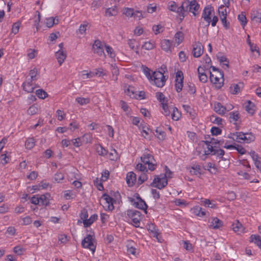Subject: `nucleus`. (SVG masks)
<instances>
[{"label":"nucleus","mask_w":261,"mask_h":261,"mask_svg":"<svg viewBox=\"0 0 261 261\" xmlns=\"http://www.w3.org/2000/svg\"><path fill=\"white\" fill-rule=\"evenodd\" d=\"M141 162L145 165H148V169L154 171L156 168V163L153 156L148 152H144L141 157Z\"/></svg>","instance_id":"nucleus-7"},{"label":"nucleus","mask_w":261,"mask_h":261,"mask_svg":"<svg viewBox=\"0 0 261 261\" xmlns=\"http://www.w3.org/2000/svg\"><path fill=\"white\" fill-rule=\"evenodd\" d=\"M244 137L245 136V133L242 132H236L235 133H231L229 136V138L232 139L234 141H236L239 143H245L244 140Z\"/></svg>","instance_id":"nucleus-18"},{"label":"nucleus","mask_w":261,"mask_h":261,"mask_svg":"<svg viewBox=\"0 0 261 261\" xmlns=\"http://www.w3.org/2000/svg\"><path fill=\"white\" fill-rule=\"evenodd\" d=\"M136 170L141 172L147 171V169H146V167L145 165L142 163H138L136 165Z\"/></svg>","instance_id":"nucleus-64"},{"label":"nucleus","mask_w":261,"mask_h":261,"mask_svg":"<svg viewBox=\"0 0 261 261\" xmlns=\"http://www.w3.org/2000/svg\"><path fill=\"white\" fill-rule=\"evenodd\" d=\"M222 142L221 140H218L214 138H210V140L206 141H202L197 148L196 151L199 150H203L204 149H208L210 147H212L213 148H217L216 145H221Z\"/></svg>","instance_id":"nucleus-6"},{"label":"nucleus","mask_w":261,"mask_h":261,"mask_svg":"<svg viewBox=\"0 0 261 261\" xmlns=\"http://www.w3.org/2000/svg\"><path fill=\"white\" fill-rule=\"evenodd\" d=\"M190 172L191 174L194 175H198L200 174V168L198 165H195L191 167V169L190 170Z\"/></svg>","instance_id":"nucleus-52"},{"label":"nucleus","mask_w":261,"mask_h":261,"mask_svg":"<svg viewBox=\"0 0 261 261\" xmlns=\"http://www.w3.org/2000/svg\"><path fill=\"white\" fill-rule=\"evenodd\" d=\"M162 105V108L163 109V112H162L164 115L165 116H169L170 115V110L169 109V107L167 105V102L163 103Z\"/></svg>","instance_id":"nucleus-63"},{"label":"nucleus","mask_w":261,"mask_h":261,"mask_svg":"<svg viewBox=\"0 0 261 261\" xmlns=\"http://www.w3.org/2000/svg\"><path fill=\"white\" fill-rule=\"evenodd\" d=\"M212 71H210V79L216 88H221L224 84L223 72L215 66H210Z\"/></svg>","instance_id":"nucleus-2"},{"label":"nucleus","mask_w":261,"mask_h":261,"mask_svg":"<svg viewBox=\"0 0 261 261\" xmlns=\"http://www.w3.org/2000/svg\"><path fill=\"white\" fill-rule=\"evenodd\" d=\"M215 14L214 8L210 5L206 6L203 10L201 18L203 19V21L200 22V24L207 27L211 22V18L213 15Z\"/></svg>","instance_id":"nucleus-4"},{"label":"nucleus","mask_w":261,"mask_h":261,"mask_svg":"<svg viewBox=\"0 0 261 261\" xmlns=\"http://www.w3.org/2000/svg\"><path fill=\"white\" fill-rule=\"evenodd\" d=\"M188 92L191 94H194L196 91L195 86L193 83H189L188 84Z\"/></svg>","instance_id":"nucleus-60"},{"label":"nucleus","mask_w":261,"mask_h":261,"mask_svg":"<svg viewBox=\"0 0 261 261\" xmlns=\"http://www.w3.org/2000/svg\"><path fill=\"white\" fill-rule=\"evenodd\" d=\"M106 44L101 42L99 40H96L94 41L92 49L94 53L97 54L99 56H105L104 52V48H106Z\"/></svg>","instance_id":"nucleus-11"},{"label":"nucleus","mask_w":261,"mask_h":261,"mask_svg":"<svg viewBox=\"0 0 261 261\" xmlns=\"http://www.w3.org/2000/svg\"><path fill=\"white\" fill-rule=\"evenodd\" d=\"M245 137L243 138L245 143H249L255 139V137L252 133H245Z\"/></svg>","instance_id":"nucleus-45"},{"label":"nucleus","mask_w":261,"mask_h":261,"mask_svg":"<svg viewBox=\"0 0 261 261\" xmlns=\"http://www.w3.org/2000/svg\"><path fill=\"white\" fill-rule=\"evenodd\" d=\"M172 113L171 114L172 118L173 120L177 121L179 119V118L181 116V114L176 108L174 107V108H172Z\"/></svg>","instance_id":"nucleus-36"},{"label":"nucleus","mask_w":261,"mask_h":261,"mask_svg":"<svg viewBox=\"0 0 261 261\" xmlns=\"http://www.w3.org/2000/svg\"><path fill=\"white\" fill-rule=\"evenodd\" d=\"M20 24L21 22L19 21H17L14 23L12 25V33H13L14 34H16L19 31Z\"/></svg>","instance_id":"nucleus-59"},{"label":"nucleus","mask_w":261,"mask_h":261,"mask_svg":"<svg viewBox=\"0 0 261 261\" xmlns=\"http://www.w3.org/2000/svg\"><path fill=\"white\" fill-rule=\"evenodd\" d=\"M244 84L243 83H239L237 84H233L230 87L231 92L233 94L238 93L243 89Z\"/></svg>","instance_id":"nucleus-26"},{"label":"nucleus","mask_w":261,"mask_h":261,"mask_svg":"<svg viewBox=\"0 0 261 261\" xmlns=\"http://www.w3.org/2000/svg\"><path fill=\"white\" fill-rule=\"evenodd\" d=\"M229 119L230 121L236 122L239 118V114L238 112H232L229 113Z\"/></svg>","instance_id":"nucleus-46"},{"label":"nucleus","mask_w":261,"mask_h":261,"mask_svg":"<svg viewBox=\"0 0 261 261\" xmlns=\"http://www.w3.org/2000/svg\"><path fill=\"white\" fill-rule=\"evenodd\" d=\"M156 134L155 135L156 137L160 140H163L166 136V134L164 132L156 129L155 130Z\"/></svg>","instance_id":"nucleus-55"},{"label":"nucleus","mask_w":261,"mask_h":261,"mask_svg":"<svg viewBox=\"0 0 261 261\" xmlns=\"http://www.w3.org/2000/svg\"><path fill=\"white\" fill-rule=\"evenodd\" d=\"M50 197V194L47 193L39 196L40 205L42 206L47 205L49 203Z\"/></svg>","instance_id":"nucleus-22"},{"label":"nucleus","mask_w":261,"mask_h":261,"mask_svg":"<svg viewBox=\"0 0 261 261\" xmlns=\"http://www.w3.org/2000/svg\"><path fill=\"white\" fill-rule=\"evenodd\" d=\"M214 110L219 115H224L226 111H229L227 108L223 106L220 102H216L214 105Z\"/></svg>","instance_id":"nucleus-19"},{"label":"nucleus","mask_w":261,"mask_h":261,"mask_svg":"<svg viewBox=\"0 0 261 261\" xmlns=\"http://www.w3.org/2000/svg\"><path fill=\"white\" fill-rule=\"evenodd\" d=\"M155 97L156 99L161 102V104L167 102L164 95L161 92H156L155 93Z\"/></svg>","instance_id":"nucleus-48"},{"label":"nucleus","mask_w":261,"mask_h":261,"mask_svg":"<svg viewBox=\"0 0 261 261\" xmlns=\"http://www.w3.org/2000/svg\"><path fill=\"white\" fill-rule=\"evenodd\" d=\"M184 5L186 6V11L192 12L194 16L197 15L196 12L199 9V5L197 2H190L189 1H185Z\"/></svg>","instance_id":"nucleus-12"},{"label":"nucleus","mask_w":261,"mask_h":261,"mask_svg":"<svg viewBox=\"0 0 261 261\" xmlns=\"http://www.w3.org/2000/svg\"><path fill=\"white\" fill-rule=\"evenodd\" d=\"M148 178L147 175L144 173H142L139 176L138 178V184L141 185L143 184L145 181H146Z\"/></svg>","instance_id":"nucleus-58"},{"label":"nucleus","mask_w":261,"mask_h":261,"mask_svg":"<svg viewBox=\"0 0 261 261\" xmlns=\"http://www.w3.org/2000/svg\"><path fill=\"white\" fill-rule=\"evenodd\" d=\"M86 72V71L84 70L82 73L81 76L83 79H90L94 77L93 71H90L89 72L87 73H85Z\"/></svg>","instance_id":"nucleus-57"},{"label":"nucleus","mask_w":261,"mask_h":261,"mask_svg":"<svg viewBox=\"0 0 261 261\" xmlns=\"http://www.w3.org/2000/svg\"><path fill=\"white\" fill-rule=\"evenodd\" d=\"M80 217L83 220V222H85V220L87 219V218L88 217V213L87 210L86 208H83L81 210Z\"/></svg>","instance_id":"nucleus-56"},{"label":"nucleus","mask_w":261,"mask_h":261,"mask_svg":"<svg viewBox=\"0 0 261 261\" xmlns=\"http://www.w3.org/2000/svg\"><path fill=\"white\" fill-rule=\"evenodd\" d=\"M37 54V50L30 48L28 50L27 57L29 59H33L36 56Z\"/></svg>","instance_id":"nucleus-47"},{"label":"nucleus","mask_w":261,"mask_h":261,"mask_svg":"<svg viewBox=\"0 0 261 261\" xmlns=\"http://www.w3.org/2000/svg\"><path fill=\"white\" fill-rule=\"evenodd\" d=\"M147 77L153 82L154 84L158 87H163L165 84L166 79L165 76L162 72L156 71L152 72V74H150L149 69L146 67L144 71Z\"/></svg>","instance_id":"nucleus-3"},{"label":"nucleus","mask_w":261,"mask_h":261,"mask_svg":"<svg viewBox=\"0 0 261 261\" xmlns=\"http://www.w3.org/2000/svg\"><path fill=\"white\" fill-rule=\"evenodd\" d=\"M128 44L129 46L132 49L135 50L137 54L138 53V43L135 39H129L128 40Z\"/></svg>","instance_id":"nucleus-37"},{"label":"nucleus","mask_w":261,"mask_h":261,"mask_svg":"<svg viewBox=\"0 0 261 261\" xmlns=\"http://www.w3.org/2000/svg\"><path fill=\"white\" fill-rule=\"evenodd\" d=\"M231 228L234 232L238 234L244 232V228L242 224L238 220H236V221L232 223Z\"/></svg>","instance_id":"nucleus-21"},{"label":"nucleus","mask_w":261,"mask_h":261,"mask_svg":"<svg viewBox=\"0 0 261 261\" xmlns=\"http://www.w3.org/2000/svg\"><path fill=\"white\" fill-rule=\"evenodd\" d=\"M36 94L39 98L41 99H45L48 96L47 93L42 89L37 90L36 91Z\"/></svg>","instance_id":"nucleus-42"},{"label":"nucleus","mask_w":261,"mask_h":261,"mask_svg":"<svg viewBox=\"0 0 261 261\" xmlns=\"http://www.w3.org/2000/svg\"><path fill=\"white\" fill-rule=\"evenodd\" d=\"M137 180L136 174L134 172H129L127 173L126 181L129 187H133Z\"/></svg>","instance_id":"nucleus-20"},{"label":"nucleus","mask_w":261,"mask_h":261,"mask_svg":"<svg viewBox=\"0 0 261 261\" xmlns=\"http://www.w3.org/2000/svg\"><path fill=\"white\" fill-rule=\"evenodd\" d=\"M108 157L112 161L117 160L118 154L115 149H113L111 152L108 153Z\"/></svg>","instance_id":"nucleus-53"},{"label":"nucleus","mask_w":261,"mask_h":261,"mask_svg":"<svg viewBox=\"0 0 261 261\" xmlns=\"http://www.w3.org/2000/svg\"><path fill=\"white\" fill-rule=\"evenodd\" d=\"M35 145V139L33 138H30L27 139L25 142V146L27 149H31Z\"/></svg>","instance_id":"nucleus-35"},{"label":"nucleus","mask_w":261,"mask_h":261,"mask_svg":"<svg viewBox=\"0 0 261 261\" xmlns=\"http://www.w3.org/2000/svg\"><path fill=\"white\" fill-rule=\"evenodd\" d=\"M167 184V179L163 177V175H160L155 176L151 186L161 190L165 188Z\"/></svg>","instance_id":"nucleus-8"},{"label":"nucleus","mask_w":261,"mask_h":261,"mask_svg":"<svg viewBox=\"0 0 261 261\" xmlns=\"http://www.w3.org/2000/svg\"><path fill=\"white\" fill-rule=\"evenodd\" d=\"M208 226L213 229H219L223 225V222L217 217H213L208 220Z\"/></svg>","instance_id":"nucleus-16"},{"label":"nucleus","mask_w":261,"mask_h":261,"mask_svg":"<svg viewBox=\"0 0 261 261\" xmlns=\"http://www.w3.org/2000/svg\"><path fill=\"white\" fill-rule=\"evenodd\" d=\"M203 53V47L200 42H195L193 44L192 54L195 58L200 57Z\"/></svg>","instance_id":"nucleus-14"},{"label":"nucleus","mask_w":261,"mask_h":261,"mask_svg":"<svg viewBox=\"0 0 261 261\" xmlns=\"http://www.w3.org/2000/svg\"><path fill=\"white\" fill-rule=\"evenodd\" d=\"M185 35L181 31L177 32L174 35V40L177 45L180 44L184 39Z\"/></svg>","instance_id":"nucleus-30"},{"label":"nucleus","mask_w":261,"mask_h":261,"mask_svg":"<svg viewBox=\"0 0 261 261\" xmlns=\"http://www.w3.org/2000/svg\"><path fill=\"white\" fill-rule=\"evenodd\" d=\"M184 77L181 71H177L176 74L175 87L177 92H180L183 87Z\"/></svg>","instance_id":"nucleus-15"},{"label":"nucleus","mask_w":261,"mask_h":261,"mask_svg":"<svg viewBox=\"0 0 261 261\" xmlns=\"http://www.w3.org/2000/svg\"><path fill=\"white\" fill-rule=\"evenodd\" d=\"M105 49L106 52L107 53L108 55L109 56L110 58H114L115 57V54L114 52V50L112 47H111L109 45H106Z\"/></svg>","instance_id":"nucleus-51"},{"label":"nucleus","mask_w":261,"mask_h":261,"mask_svg":"<svg viewBox=\"0 0 261 261\" xmlns=\"http://www.w3.org/2000/svg\"><path fill=\"white\" fill-rule=\"evenodd\" d=\"M252 21L256 23L261 22V13L257 11H252L251 13Z\"/></svg>","instance_id":"nucleus-24"},{"label":"nucleus","mask_w":261,"mask_h":261,"mask_svg":"<svg viewBox=\"0 0 261 261\" xmlns=\"http://www.w3.org/2000/svg\"><path fill=\"white\" fill-rule=\"evenodd\" d=\"M97 217L98 216L97 214H93L91 215L89 219L85 220V222H83L84 226L86 228L89 227L97 220Z\"/></svg>","instance_id":"nucleus-28"},{"label":"nucleus","mask_w":261,"mask_h":261,"mask_svg":"<svg viewBox=\"0 0 261 261\" xmlns=\"http://www.w3.org/2000/svg\"><path fill=\"white\" fill-rule=\"evenodd\" d=\"M152 31L154 32L155 35H157L161 32H163L164 31V28L160 24L154 25L152 27Z\"/></svg>","instance_id":"nucleus-49"},{"label":"nucleus","mask_w":261,"mask_h":261,"mask_svg":"<svg viewBox=\"0 0 261 261\" xmlns=\"http://www.w3.org/2000/svg\"><path fill=\"white\" fill-rule=\"evenodd\" d=\"M208 149L203 150L197 151V154L202 160H205L207 155H216L217 158L219 160V161H228L229 159L226 156H225V151L222 149L213 148L212 147H209Z\"/></svg>","instance_id":"nucleus-1"},{"label":"nucleus","mask_w":261,"mask_h":261,"mask_svg":"<svg viewBox=\"0 0 261 261\" xmlns=\"http://www.w3.org/2000/svg\"><path fill=\"white\" fill-rule=\"evenodd\" d=\"M134 205L137 208L144 210L146 213L147 205L145 201L141 198L137 199V201L134 202Z\"/></svg>","instance_id":"nucleus-23"},{"label":"nucleus","mask_w":261,"mask_h":261,"mask_svg":"<svg viewBox=\"0 0 261 261\" xmlns=\"http://www.w3.org/2000/svg\"><path fill=\"white\" fill-rule=\"evenodd\" d=\"M123 14L127 17H131L134 15V10L132 8H124L123 9Z\"/></svg>","instance_id":"nucleus-43"},{"label":"nucleus","mask_w":261,"mask_h":261,"mask_svg":"<svg viewBox=\"0 0 261 261\" xmlns=\"http://www.w3.org/2000/svg\"><path fill=\"white\" fill-rule=\"evenodd\" d=\"M57 22H55V19L53 17H49L46 19L45 24L47 28H51L53 25Z\"/></svg>","instance_id":"nucleus-62"},{"label":"nucleus","mask_w":261,"mask_h":261,"mask_svg":"<svg viewBox=\"0 0 261 261\" xmlns=\"http://www.w3.org/2000/svg\"><path fill=\"white\" fill-rule=\"evenodd\" d=\"M101 198L103 200L102 205L106 211H112L114 210L113 202L115 200L113 198L108 194H105L102 195Z\"/></svg>","instance_id":"nucleus-10"},{"label":"nucleus","mask_w":261,"mask_h":261,"mask_svg":"<svg viewBox=\"0 0 261 261\" xmlns=\"http://www.w3.org/2000/svg\"><path fill=\"white\" fill-rule=\"evenodd\" d=\"M82 246L84 248L90 250L93 254L96 249V245L94 243V238L91 234H88L82 242Z\"/></svg>","instance_id":"nucleus-9"},{"label":"nucleus","mask_w":261,"mask_h":261,"mask_svg":"<svg viewBox=\"0 0 261 261\" xmlns=\"http://www.w3.org/2000/svg\"><path fill=\"white\" fill-rule=\"evenodd\" d=\"M155 45L154 41L150 40L145 42L142 47L146 50H151L155 47Z\"/></svg>","instance_id":"nucleus-33"},{"label":"nucleus","mask_w":261,"mask_h":261,"mask_svg":"<svg viewBox=\"0 0 261 261\" xmlns=\"http://www.w3.org/2000/svg\"><path fill=\"white\" fill-rule=\"evenodd\" d=\"M250 239L252 242L254 241L257 246L261 249V237L259 236L251 235Z\"/></svg>","instance_id":"nucleus-38"},{"label":"nucleus","mask_w":261,"mask_h":261,"mask_svg":"<svg viewBox=\"0 0 261 261\" xmlns=\"http://www.w3.org/2000/svg\"><path fill=\"white\" fill-rule=\"evenodd\" d=\"M55 57L59 65H61L67 57V54L66 51L59 49L58 51L56 52Z\"/></svg>","instance_id":"nucleus-17"},{"label":"nucleus","mask_w":261,"mask_h":261,"mask_svg":"<svg viewBox=\"0 0 261 261\" xmlns=\"http://www.w3.org/2000/svg\"><path fill=\"white\" fill-rule=\"evenodd\" d=\"M75 101L81 106H83L88 104L90 101V99L89 97H77L75 99Z\"/></svg>","instance_id":"nucleus-34"},{"label":"nucleus","mask_w":261,"mask_h":261,"mask_svg":"<svg viewBox=\"0 0 261 261\" xmlns=\"http://www.w3.org/2000/svg\"><path fill=\"white\" fill-rule=\"evenodd\" d=\"M94 76H103L106 75V73L104 72V70L102 68H97L93 70Z\"/></svg>","instance_id":"nucleus-54"},{"label":"nucleus","mask_w":261,"mask_h":261,"mask_svg":"<svg viewBox=\"0 0 261 261\" xmlns=\"http://www.w3.org/2000/svg\"><path fill=\"white\" fill-rule=\"evenodd\" d=\"M165 174L163 177H165L166 179L171 178L172 177V172L168 168L167 166H165Z\"/></svg>","instance_id":"nucleus-61"},{"label":"nucleus","mask_w":261,"mask_h":261,"mask_svg":"<svg viewBox=\"0 0 261 261\" xmlns=\"http://www.w3.org/2000/svg\"><path fill=\"white\" fill-rule=\"evenodd\" d=\"M39 109L38 106L35 105H33L30 107V108L27 110V113L29 115H33L37 113L38 112Z\"/></svg>","instance_id":"nucleus-41"},{"label":"nucleus","mask_w":261,"mask_h":261,"mask_svg":"<svg viewBox=\"0 0 261 261\" xmlns=\"http://www.w3.org/2000/svg\"><path fill=\"white\" fill-rule=\"evenodd\" d=\"M117 14V8L116 7L109 8L106 10V15L111 16H115Z\"/></svg>","instance_id":"nucleus-39"},{"label":"nucleus","mask_w":261,"mask_h":261,"mask_svg":"<svg viewBox=\"0 0 261 261\" xmlns=\"http://www.w3.org/2000/svg\"><path fill=\"white\" fill-rule=\"evenodd\" d=\"M127 215L129 218L128 221L136 227H139L142 219L141 213L137 210H129L127 211Z\"/></svg>","instance_id":"nucleus-5"},{"label":"nucleus","mask_w":261,"mask_h":261,"mask_svg":"<svg viewBox=\"0 0 261 261\" xmlns=\"http://www.w3.org/2000/svg\"><path fill=\"white\" fill-rule=\"evenodd\" d=\"M33 82H31L28 80V81H26L22 84V87L23 90L28 92L31 93L33 92L34 90V87L32 84Z\"/></svg>","instance_id":"nucleus-27"},{"label":"nucleus","mask_w":261,"mask_h":261,"mask_svg":"<svg viewBox=\"0 0 261 261\" xmlns=\"http://www.w3.org/2000/svg\"><path fill=\"white\" fill-rule=\"evenodd\" d=\"M245 110L250 114L253 115L255 112V105L250 100L245 103Z\"/></svg>","instance_id":"nucleus-25"},{"label":"nucleus","mask_w":261,"mask_h":261,"mask_svg":"<svg viewBox=\"0 0 261 261\" xmlns=\"http://www.w3.org/2000/svg\"><path fill=\"white\" fill-rule=\"evenodd\" d=\"M192 213L197 216L203 217L205 215V212L201 207H194L192 210Z\"/></svg>","instance_id":"nucleus-32"},{"label":"nucleus","mask_w":261,"mask_h":261,"mask_svg":"<svg viewBox=\"0 0 261 261\" xmlns=\"http://www.w3.org/2000/svg\"><path fill=\"white\" fill-rule=\"evenodd\" d=\"M238 18L239 20L241 22V25L244 28L247 23V18L246 17L245 14L242 12L240 14H239L238 16Z\"/></svg>","instance_id":"nucleus-44"},{"label":"nucleus","mask_w":261,"mask_h":261,"mask_svg":"<svg viewBox=\"0 0 261 261\" xmlns=\"http://www.w3.org/2000/svg\"><path fill=\"white\" fill-rule=\"evenodd\" d=\"M218 13L221 19V21L226 29H228L229 26L227 23L226 16H227V10L226 8L221 5L218 8Z\"/></svg>","instance_id":"nucleus-13"},{"label":"nucleus","mask_w":261,"mask_h":261,"mask_svg":"<svg viewBox=\"0 0 261 261\" xmlns=\"http://www.w3.org/2000/svg\"><path fill=\"white\" fill-rule=\"evenodd\" d=\"M210 120L214 123H215V124H217L218 125L222 124V119L219 117H217L215 115L211 116V118H210Z\"/></svg>","instance_id":"nucleus-50"},{"label":"nucleus","mask_w":261,"mask_h":261,"mask_svg":"<svg viewBox=\"0 0 261 261\" xmlns=\"http://www.w3.org/2000/svg\"><path fill=\"white\" fill-rule=\"evenodd\" d=\"M171 45V42L169 40L164 39L161 41V46L162 48L166 52L170 51Z\"/></svg>","instance_id":"nucleus-29"},{"label":"nucleus","mask_w":261,"mask_h":261,"mask_svg":"<svg viewBox=\"0 0 261 261\" xmlns=\"http://www.w3.org/2000/svg\"><path fill=\"white\" fill-rule=\"evenodd\" d=\"M176 11L178 13L180 17H182V18H180V20H182L184 17V12L186 11V6L184 5V2L180 7L177 8Z\"/></svg>","instance_id":"nucleus-40"},{"label":"nucleus","mask_w":261,"mask_h":261,"mask_svg":"<svg viewBox=\"0 0 261 261\" xmlns=\"http://www.w3.org/2000/svg\"><path fill=\"white\" fill-rule=\"evenodd\" d=\"M38 70L36 68H34L33 69H31L29 72L30 79H29V81L31 82L37 81L38 79Z\"/></svg>","instance_id":"nucleus-31"}]
</instances>
